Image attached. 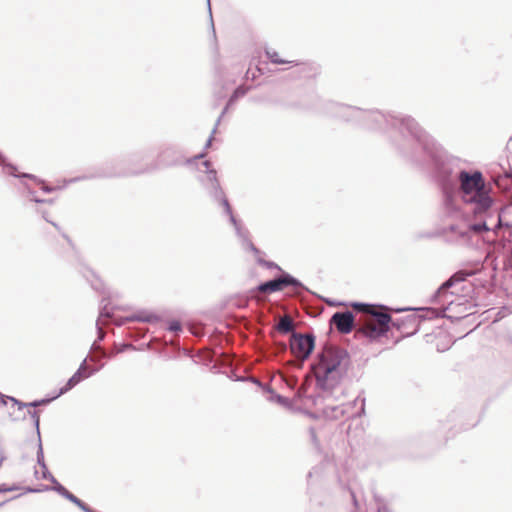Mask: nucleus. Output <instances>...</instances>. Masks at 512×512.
<instances>
[{
  "instance_id": "nucleus-51",
  "label": "nucleus",
  "mask_w": 512,
  "mask_h": 512,
  "mask_svg": "<svg viewBox=\"0 0 512 512\" xmlns=\"http://www.w3.org/2000/svg\"><path fill=\"white\" fill-rule=\"evenodd\" d=\"M46 200H47L46 203H48V204H52L53 203V199H46Z\"/></svg>"
},
{
  "instance_id": "nucleus-50",
  "label": "nucleus",
  "mask_w": 512,
  "mask_h": 512,
  "mask_svg": "<svg viewBox=\"0 0 512 512\" xmlns=\"http://www.w3.org/2000/svg\"><path fill=\"white\" fill-rule=\"evenodd\" d=\"M103 367H104V364H103V363H101L100 365H96V367H95V368H100V370H101Z\"/></svg>"
},
{
  "instance_id": "nucleus-34",
  "label": "nucleus",
  "mask_w": 512,
  "mask_h": 512,
  "mask_svg": "<svg viewBox=\"0 0 512 512\" xmlns=\"http://www.w3.org/2000/svg\"><path fill=\"white\" fill-rule=\"evenodd\" d=\"M168 330L173 333L182 331V325L179 321L173 320L168 324Z\"/></svg>"
},
{
  "instance_id": "nucleus-47",
  "label": "nucleus",
  "mask_w": 512,
  "mask_h": 512,
  "mask_svg": "<svg viewBox=\"0 0 512 512\" xmlns=\"http://www.w3.org/2000/svg\"><path fill=\"white\" fill-rule=\"evenodd\" d=\"M18 489H19V487H18L17 485L8 486V492H10V491H16V490H18Z\"/></svg>"
},
{
  "instance_id": "nucleus-9",
  "label": "nucleus",
  "mask_w": 512,
  "mask_h": 512,
  "mask_svg": "<svg viewBox=\"0 0 512 512\" xmlns=\"http://www.w3.org/2000/svg\"><path fill=\"white\" fill-rule=\"evenodd\" d=\"M0 166L3 168V172L19 179H29L34 181L37 185H40V189L45 193H51L56 188L48 186L45 182L38 178L34 174L30 173H17V167L8 162L7 158L0 152Z\"/></svg>"
},
{
  "instance_id": "nucleus-29",
  "label": "nucleus",
  "mask_w": 512,
  "mask_h": 512,
  "mask_svg": "<svg viewBox=\"0 0 512 512\" xmlns=\"http://www.w3.org/2000/svg\"><path fill=\"white\" fill-rule=\"evenodd\" d=\"M256 256H257L256 261L259 265L264 266L269 269H278L280 272L283 271L275 262L264 260L263 258L259 257V255H256Z\"/></svg>"
},
{
  "instance_id": "nucleus-16",
  "label": "nucleus",
  "mask_w": 512,
  "mask_h": 512,
  "mask_svg": "<svg viewBox=\"0 0 512 512\" xmlns=\"http://www.w3.org/2000/svg\"><path fill=\"white\" fill-rule=\"evenodd\" d=\"M52 490L57 492L59 495L64 497L66 500L70 501L74 505H76L79 509H82L83 506L86 504L84 501L79 499L77 496H75L73 493H71L67 488H65L56 478H54L52 481Z\"/></svg>"
},
{
  "instance_id": "nucleus-54",
  "label": "nucleus",
  "mask_w": 512,
  "mask_h": 512,
  "mask_svg": "<svg viewBox=\"0 0 512 512\" xmlns=\"http://www.w3.org/2000/svg\"><path fill=\"white\" fill-rule=\"evenodd\" d=\"M7 501H8V500L1 502V503H0V508H1V507H2V506H3Z\"/></svg>"
},
{
  "instance_id": "nucleus-39",
  "label": "nucleus",
  "mask_w": 512,
  "mask_h": 512,
  "mask_svg": "<svg viewBox=\"0 0 512 512\" xmlns=\"http://www.w3.org/2000/svg\"><path fill=\"white\" fill-rule=\"evenodd\" d=\"M348 490L350 492L353 505L357 508L358 507V500H357L355 491L353 489H351L350 487L348 488Z\"/></svg>"
},
{
  "instance_id": "nucleus-20",
  "label": "nucleus",
  "mask_w": 512,
  "mask_h": 512,
  "mask_svg": "<svg viewBox=\"0 0 512 512\" xmlns=\"http://www.w3.org/2000/svg\"><path fill=\"white\" fill-rule=\"evenodd\" d=\"M275 329L280 334H283V335L289 334V333L292 334L295 331L294 323L288 316L281 317L280 320L278 321V323L276 324Z\"/></svg>"
},
{
  "instance_id": "nucleus-33",
  "label": "nucleus",
  "mask_w": 512,
  "mask_h": 512,
  "mask_svg": "<svg viewBox=\"0 0 512 512\" xmlns=\"http://www.w3.org/2000/svg\"><path fill=\"white\" fill-rule=\"evenodd\" d=\"M96 328H97V339L96 341L93 343L92 347H96V345L103 341L104 338H105V333L102 331V328H101V325L99 323V320L96 321Z\"/></svg>"
},
{
  "instance_id": "nucleus-10",
  "label": "nucleus",
  "mask_w": 512,
  "mask_h": 512,
  "mask_svg": "<svg viewBox=\"0 0 512 512\" xmlns=\"http://www.w3.org/2000/svg\"><path fill=\"white\" fill-rule=\"evenodd\" d=\"M100 371V368H90L87 366V358H85L80 364L76 372L68 379L66 384L60 388L58 395H63L73 389L77 384L82 382L84 379L89 378Z\"/></svg>"
},
{
  "instance_id": "nucleus-24",
  "label": "nucleus",
  "mask_w": 512,
  "mask_h": 512,
  "mask_svg": "<svg viewBox=\"0 0 512 512\" xmlns=\"http://www.w3.org/2000/svg\"><path fill=\"white\" fill-rule=\"evenodd\" d=\"M357 404H360L359 410L352 414V416L361 417L365 414V397H363L361 394H359L353 402L350 403V405L356 406Z\"/></svg>"
},
{
  "instance_id": "nucleus-38",
  "label": "nucleus",
  "mask_w": 512,
  "mask_h": 512,
  "mask_svg": "<svg viewBox=\"0 0 512 512\" xmlns=\"http://www.w3.org/2000/svg\"><path fill=\"white\" fill-rule=\"evenodd\" d=\"M218 125H219V124H217V123L215 124V126H214V128H213V130H212V132H211V135H210V137L208 138V140H207V142H206V144H205V148L210 147V145H211V143H212V141H213V136H214V134H215V133H216V131H217V127H218Z\"/></svg>"
},
{
  "instance_id": "nucleus-19",
  "label": "nucleus",
  "mask_w": 512,
  "mask_h": 512,
  "mask_svg": "<svg viewBox=\"0 0 512 512\" xmlns=\"http://www.w3.org/2000/svg\"><path fill=\"white\" fill-rule=\"evenodd\" d=\"M266 392L269 393V401L275 402L288 410L292 409L293 403L289 398L277 394L271 387H268Z\"/></svg>"
},
{
  "instance_id": "nucleus-44",
  "label": "nucleus",
  "mask_w": 512,
  "mask_h": 512,
  "mask_svg": "<svg viewBox=\"0 0 512 512\" xmlns=\"http://www.w3.org/2000/svg\"><path fill=\"white\" fill-rule=\"evenodd\" d=\"M5 492H8V485H6V484H1V485H0V494H1V493H5Z\"/></svg>"
},
{
  "instance_id": "nucleus-23",
  "label": "nucleus",
  "mask_w": 512,
  "mask_h": 512,
  "mask_svg": "<svg viewBox=\"0 0 512 512\" xmlns=\"http://www.w3.org/2000/svg\"><path fill=\"white\" fill-rule=\"evenodd\" d=\"M229 377L232 380L239 381V382L251 381L255 385L261 387L265 392H266V389L269 387L267 385H264L258 378H255V377H251V378L250 377H238L234 373Z\"/></svg>"
},
{
  "instance_id": "nucleus-37",
  "label": "nucleus",
  "mask_w": 512,
  "mask_h": 512,
  "mask_svg": "<svg viewBox=\"0 0 512 512\" xmlns=\"http://www.w3.org/2000/svg\"><path fill=\"white\" fill-rule=\"evenodd\" d=\"M207 5H208L209 16H210V21H211L212 34H213L214 40L216 41V32H215L214 22H213V18H212V11H211L210 0H207Z\"/></svg>"
},
{
  "instance_id": "nucleus-21",
  "label": "nucleus",
  "mask_w": 512,
  "mask_h": 512,
  "mask_svg": "<svg viewBox=\"0 0 512 512\" xmlns=\"http://www.w3.org/2000/svg\"><path fill=\"white\" fill-rule=\"evenodd\" d=\"M85 277L90 282L92 289L101 293H105L102 281L94 274L93 271L87 270Z\"/></svg>"
},
{
  "instance_id": "nucleus-13",
  "label": "nucleus",
  "mask_w": 512,
  "mask_h": 512,
  "mask_svg": "<svg viewBox=\"0 0 512 512\" xmlns=\"http://www.w3.org/2000/svg\"><path fill=\"white\" fill-rule=\"evenodd\" d=\"M292 68H294L292 72V76L294 78L299 79H309L314 78L320 73L319 66L315 62L305 61L298 62L293 61Z\"/></svg>"
},
{
  "instance_id": "nucleus-36",
  "label": "nucleus",
  "mask_w": 512,
  "mask_h": 512,
  "mask_svg": "<svg viewBox=\"0 0 512 512\" xmlns=\"http://www.w3.org/2000/svg\"><path fill=\"white\" fill-rule=\"evenodd\" d=\"M129 349H133L135 350V346L133 344H130V343H122L120 344L118 347H117V351L116 353H123L125 352L126 350H129Z\"/></svg>"
},
{
  "instance_id": "nucleus-25",
  "label": "nucleus",
  "mask_w": 512,
  "mask_h": 512,
  "mask_svg": "<svg viewBox=\"0 0 512 512\" xmlns=\"http://www.w3.org/2000/svg\"><path fill=\"white\" fill-rule=\"evenodd\" d=\"M105 299H102L100 308H99V317L97 320L100 321V319H110L113 315L112 310L109 308V303L103 304Z\"/></svg>"
},
{
  "instance_id": "nucleus-52",
  "label": "nucleus",
  "mask_w": 512,
  "mask_h": 512,
  "mask_svg": "<svg viewBox=\"0 0 512 512\" xmlns=\"http://www.w3.org/2000/svg\"><path fill=\"white\" fill-rule=\"evenodd\" d=\"M113 355H114V354H110V355H108V354H106V353L104 352V356H105V357L111 358Z\"/></svg>"
},
{
  "instance_id": "nucleus-18",
  "label": "nucleus",
  "mask_w": 512,
  "mask_h": 512,
  "mask_svg": "<svg viewBox=\"0 0 512 512\" xmlns=\"http://www.w3.org/2000/svg\"><path fill=\"white\" fill-rule=\"evenodd\" d=\"M247 92H248V88L243 85H239L233 91V93L230 95L225 107L223 108L221 114L217 118V124H220L222 117L227 113L229 107L231 105H233L240 97H243Z\"/></svg>"
},
{
  "instance_id": "nucleus-4",
  "label": "nucleus",
  "mask_w": 512,
  "mask_h": 512,
  "mask_svg": "<svg viewBox=\"0 0 512 512\" xmlns=\"http://www.w3.org/2000/svg\"><path fill=\"white\" fill-rule=\"evenodd\" d=\"M482 267L481 264L477 263L475 268L458 270L438 287L431 301L443 307L445 306L444 311L452 310L454 300L449 298L453 296H467L471 292V289L463 283L468 277L480 272Z\"/></svg>"
},
{
  "instance_id": "nucleus-32",
  "label": "nucleus",
  "mask_w": 512,
  "mask_h": 512,
  "mask_svg": "<svg viewBox=\"0 0 512 512\" xmlns=\"http://www.w3.org/2000/svg\"><path fill=\"white\" fill-rule=\"evenodd\" d=\"M23 186L25 187V189L27 190V192L32 196V198L30 199L31 201L35 202V203H46V199H42V198H38L36 196H34L35 194V191L33 189H31V187L26 183V182H22Z\"/></svg>"
},
{
  "instance_id": "nucleus-17",
  "label": "nucleus",
  "mask_w": 512,
  "mask_h": 512,
  "mask_svg": "<svg viewBox=\"0 0 512 512\" xmlns=\"http://www.w3.org/2000/svg\"><path fill=\"white\" fill-rule=\"evenodd\" d=\"M390 330L389 327L381 326V325H374V326H367L363 329H361V333L369 339L370 341H376L384 336L387 335L388 331Z\"/></svg>"
},
{
  "instance_id": "nucleus-49",
  "label": "nucleus",
  "mask_w": 512,
  "mask_h": 512,
  "mask_svg": "<svg viewBox=\"0 0 512 512\" xmlns=\"http://www.w3.org/2000/svg\"><path fill=\"white\" fill-rule=\"evenodd\" d=\"M310 432H311L312 438H313V439H315V432H314V429H313V428H311V429H310Z\"/></svg>"
},
{
  "instance_id": "nucleus-8",
  "label": "nucleus",
  "mask_w": 512,
  "mask_h": 512,
  "mask_svg": "<svg viewBox=\"0 0 512 512\" xmlns=\"http://www.w3.org/2000/svg\"><path fill=\"white\" fill-rule=\"evenodd\" d=\"M293 287L295 290L308 291V288L304 284L286 271H282L279 276H276L270 280L261 282L255 288V291L272 294L275 292L282 291L284 288Z\"/></svg>"
},
{
  "instance_id": "nucleus-5",
  "label": "nucleus",
  "mask_w": 512,
  "mask_h": 512,
  "mask_svg": "<svg viewBox=\"0 0 512 512\" xmlns=\"http://www.w3.org/2000/svg\"><path fill=\"white\" fill-rule=\"evenodd\" d=\"M198 169L200 172L205 174L203 176H199L198 179L207 194L214 202L224 208V213H230L231 205L220 185L217 177V171L212 167V163L209 160H204L201 162V166Z\"/></svg>"
},
{
  "instance_id": "nucleus-41",
  "label": "nucleus",
  "mask_w": 512,
  "mask_h": 512,
  "mask_svg": "<svg viewBox=\"0 0 512 512\" xmlns=\"http://www.w3.org/2000/svg\"><path fill=\"white\" fill-rule=\"evenodd\" d=\"M332 410L335 412H340L341 415L345 414V410H344L343 406L333 407Z\"/></svg>"
},
{
  "instance_id": "nucleus-28",
  "label": "nucleus",
  "mask_w": 512,
  "mask_h": 512,
  "mask_svg": "<svg viewBox=\"0 0 512 512\" xmlns=\"http://www.w3.org/2000/svg\"><path fill=\"white\" fill-rule=\"evenodd\" d=\"M59 396L60 395L57 394L52 398H43V399H39V400H34V401L28 403L29 408H37L39 406L48 405L51 401H53L54 399H56Z\"/></svg>"
},
{
  "instance_id": "nucleus-14",
  "label": "nucleus",
  "mask_w": 512,
  "mask_h": 512,
  "mask_svg": "<svg viewBox=\"0 0 512 512\" xmlns=\"http://www.w3.org/2000/svg\"><path fill=\"white\" fill-rule=\"evenodd\" d=\"M352 306L355 308H362V310L370 314L373 319L378 322L379 325L389 328L392 326V322L394 320L392 319L391 315L378 310L377 306L361 302H354L352 303Z\"/></svg>"
},
{
  "instance_id": "nucleus-2",
  "label": "nucleus",
  "mask_w": 512,
  "mask_h": 512,
  "mask_svg": "<svg viewBox=\"0 0 512 512\" xmlns=\"http://www.w3.org/2000/svg\"><path fill=\"white\" fill-rule=\"evenodd\" d=\"M205 153L202 152L192 158L185 159L184 150L175 144L163 145L157 155L155 162L134 168L132 165L144 159L141 153H135L127 159V166L122 161H115L105 164L95 174L98 178H115L138 176L142 174L152 173L162 168H170L182 165H191L194 161L204 158Z\"/></svg>"
},
{
  "instance_id": "nucleus-22",
  "label": "nucleus",
  "mask_w": 512,
  "mask_h": 512,
  "mask_svg": "<svg viewBox=\"0 0 512 512\" xmlns=\"http://www.w3.org/2000/svg\"><path fill=\"white\" fill-rule=\"evenodd\" d=\"M265 55L273 64L281 65V64L293 63V61H287V60L280 58L278 53L272 49H265Z\"/></svg>"
},
{
  "instance_id": "nucleus-11",
  "label": "nucleus",
  "mask_w": 512,
  "mask_h": 512,
  "mask_svg": "<svg viewBox=\"0 0 512 512\" xmlns=\"http://www.w3.org/2000/svg\"><path fill=\"white\" fill-rule=\"evenodd\" d=\"M224 214L229 217V221L233 225L236 235L241 240L243 247L245 249H249L251 252H253L254 255H260V249H258L249 239V230L246 227H244L242 222L235 217V215L233 214L232 207L230 208V213Z\"/></svg>"
},
{
  "instance_id": "nucleus-40",
  "label": "nucleus",
  "mask_w": 512,
  "mask_h": 512,
  "mask_svg": "<svg viewBox=\"0 0 512 512\" xmlns=\"http://www.w3.org/2000/svg\"><path fill=\"white\" fill-rule=\"evenodd\" d=\"M277 346L283 352H285L287 350V348H288V345L285 342H282V341L278 342Z\"/></svg>"
},
{
  "instance_id": "nucleus-3",
  "label": "nucleus",
  "mask_w": 512,
  "mask_h": 512,
  "mask_svg": "<svg viewBox=\"0 0 512 512\" xmlns=\"http://www.w3.org/2000/svg\"><path fill=\"white\" fill-rule=\"evenodd\" d=\"M350 356L346 349L325 343L316 353L311 370L315 378V386L323 392L336 388L347 372Z\"/></svg>"
},
{
  "instance_id": "nucleus-42",
  "label": "nucleus",
  "mask_w": 512,
  "mask_h": 512,
  "mask_svg": "<svg viewBox=\"0 0 512 512\" xmlns=\"http://www.w3.org/2000/svg\"><path fill=\"white\" fill-rule=\"evenodd\" d=\"M83 512H97L96 510L92 509L89 505L85 504L83 508L81 509Z\"/></svg>"
},
{
  "instance_id": "nucleus-27",
  "label": "nucleus",
  "mask_w": 512,
  "mask_h": 512,
  "mask_svg": "<svg viewBox=\"0 0 512 512\" xmlns=\"http://www.w3.org/2000/svg\"><path fill=\"white\" fill-rule=\"evenodd\" d=\"M7 400H10V401H12L14 403V405H17L19 410H21L23 408H26V407L29 408L28 403L21 402L18 399L14 398V397H11V396H8V397L5 398L4 395H1V398H0V403L1 404L6 405L7 404Z\"/></svg>"
},
{
  "instance_id": "nucleus-26",
  "label": "nucleus",
  "mask_w": 512,
  "mask_h": 512,
  "mask_svg": "<svg viewBox=\"0 0 512 512\" xmlns=\"http://www.w3.org/2000/svg\"><path fill=\"white\" fill-rule=\"evenodd\" d=\"M28 415L32 418L33 420V425L36 429V433H37V436L38 437H41V434H40V415H39V411L37 410H28Z\"/></svg>"
},
{
  "instance_id": "nucleus-15",
  "label": "nucleus",
  "mask_w": 512,
  "mask_h": 512,
  "mask_svg": "<svg viewBox=\"0 0 512 512\" xmlns=\"http://www.w3.org/2000/svg\"><path fill=\"white\" fill-rule=\"evenodd\" d=\"M159 320V317L153 313H149L146 311H138L132 315L120 318L117 322L118 326L124 325L126 322H144V323H154Z\"/></svg>"
},
{
  "instance_id": "nucleus-30",
  "label": "nucleus",
  "mask_w": 512,
  "mask_h": 512,
  "mask_svg": "<svg viewBox=\"0 0 512 512\" xmlns=\"http://www.w3.org/2000/svg\"><path fill=\"white\" fill-rule=\"evenodd\" d=\"M36 458H37V464L39 466H42L43 464H46L45 460H44V452H43V446H42L41 437H38V449H37Z\"/></svg>"
},
{
  "instance_id": "nucleus-35",
  "label": "nucleus",
  "mask_w": 512,
  "mask_h": 512,
  "mask_svg": "<svg viewBox=\"0 0 512 512\" xmlns=\"http://www.w3.org/2000/svg\"><path fill=\"white\" fill-rule=\"evenodd\" d=\"M41 469H42V479L44 480H47L49 482H51L55 477L50 473V471L48 470L47 468V465L46 464H43L42 466H40Z\"/></svg>"
},
{
  "instance_id": "nucleus-45",
  "label": "nucleus",
  "mask_w": 512,
  "mask_h": 512,
  "mask_svg": "<svg viewBox=\"0 0 512 512\" xmlns=\"http://www.w3.org/2000/svg\"><path fill=\"white\" fill-rule=\"evenodd\" d=\"M43 218H44L47 222L51 223L55 228H57V229L59 228V226H58L55 222H52V221H49V220H48L46 213H43Z\"/></svg>"
},
{
  "instance_id": "nucleus-31",
  "label": "nucleus",
  "mask_w": 512,
  "mask_h": 512,
  "mask_svg": "<svg viewBox=\"0 0 512 512\" xmlns=\"http://www.w3.org/2000/svg\"><path fill=\"white\" fill-rule=\"evenodd\" d=\"M501 227L511 228L512 223H510L508 221H503L502 215H501V213H499L497 223L495 224V226L493 228L494 232L497 233L499 228H501Z\"/></svg>"
},
{
  "instance_id": "nucleus-46",
  "label": "nucleus",
  "mask_w": 512,
  "mask_h": 512,
  "mask_svg": "<svg viewBox=\"0 0 512 512\" xmlns=\"http://www.w3.org/2000/svg\"><path fill=\"white\" fill-rule=\"evenodd\" d=\"M39 491H40L39 489L32 488V487H27L26 488V492H29V493H36V492H39Z\"/></svg>"
},
{
  "instance_id": "nucleus-7",
  "label": "nucleus",
  "mask_w": 512,
  "mask_h": 512,
  "mask_svg": "<svg viewBox=\"0 0 512 512\" xmlns=\"http://www.w3.org/2000/svg\"><path fill=\"white\" fill-rule=\"evenodd\" d=\"M316 337L313 333H300L294 331L289 339V349L292 356L303 364L308 360L315 349Z\"/></svg>"
},
{
  "instance_id": "nucleus-1",
  "label": "nucleus",
  "mask_w": 512,
  "mask_h": 512,
  "mask_svg": "<svg viewBox=\"0 0 512 512\" xmlns=\"http://www.w3.org/2000/svg\"><path fill=\"white\" fill-rule=\"evenodd\" d=\"M320 111L347 122H355L367 129L395 130L399 138L395 141V146L400 154L417 165L429 166L434 170L448 215L459 211L458 197L464 203L472 205L474 221L448 227L456 235L455 240L459 244L474 246L491 230L487 223L495 204L491 184L480 170L460 169L454 173L451 160L444 150L414 118L334 101L324 102Z\"/></svg>"
},
{
  "instance_id": "nucleus-55",
  "label": "nucleus",
  "mask_w": 512,
  "mask_h": 512,
  "mask_svg": "<svg viewBox=\"0 0 512 512\" xmlns=\"http://www.w3.org/2000/svg\"><path fill=\"white\" fill-rule=\"evenodd\" d=\"M307 476L308 478L312 477V472L310 471Z\"/></svg>"
},
{
  "instance_id": "nucleus-53",
  "label": "nucleus",
  "mask_w": 512,
  "mask_h": 512,
  "mask_svg": "<svg viewBox=\"0 0 512 512\" xmlns=\"http://www.w3.org/2000/svg\"><path fill=\"white\" fill-rule=\"evenodd\" d=\"M64 237L67 239V241L71 244V239L67 236V235H64Z\"/></svg>"
},
{
  "instance_id": "nucleus-12",
  "label": "nucleus",
  "mask_w": 512,
  "mask_h": 512,
  "mask_svg": "<svg viewBox=\"0 0 512 512\" xmlns=\"http://www.w3.org/2000/svg\"><path fill=\"white\" fill-rule=\"evenodd\" d=\"M331 326H334L340 334H349L353 330L355 317L350 310L335 312L329 321Z\"/></svg>"
},
{
  "instance_id": "nucleus-6",
  "label": "nucleus",
  "mask_w": 512,
  "mask_h": 512,
  "mask_svg": "<svg viewBox=\"0 0 512 512\" xmlns=\"http://www.w3.org/2000/svg\"><path fill=\"white\" fill-rule=\"evenodd\" d=\"M416 310L421 311V314H409L404 317L396 318L392 322L395 327L404 337L412 336L419 331L420 324L428 319L438 318L443 316L442 311L434 308H404L398 311Z\"/></svg>"
},
{
  "instance_id": "nucleus-48",
  "label": "nucleus",
  "mask_w": 512,
  "mask_h": 512,
  "mask_svg": "<svg viewBox=\"0 0 512 512\" xmlns=\"http://www.w3.org/2000/svg\"><path fill=\"white\" fill-rule=\"evenodd\" d=\"M145 335V332L143 330H138L137 334L135 335L137 338H141Z\"/></svg>"
},
{
  "instance_id": "nucleus-43",
  "label": "nucleus",
  "mask_w": 512,
  "mask_h": 512,
  "mask_svg": "<svg viewBox=\"0 0 512 512\" xmlns=\"http://www.w3.org/2000/svg\"><path fill=\"white\" fill-rule=\"evenodd\" d=\"M326 302L330 305V306H339V305H342V303L340 302H336V301H332L330 299H326Z\"/></svg>"
}]
</instances>
